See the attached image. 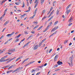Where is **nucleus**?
Instances as JSON below:
<instances>
[{
	"label": "nucleus",
	"instance_id": "nucleus-1",
	"mask_svg": "<svg viewBox=\"0 0 75 75\" xmlns=\"http://www.w3.org/2000/svg\"><path fill=\"white\" fill-rule=\"evenodd\" d=\"M52 22H51L49 24V25L47 26V27L46 28V29H45L43 31V32H45L48 29V28L50 27V26H51V25H52Z\"/></svg>",
	"mask_w": 75,
	"mask_h": 75
},
{
	"label": "nucleus",
	"instance_id": "nucleus-2",
	"mask_svg": "<svg viewBox=\"0 0 75 75\" xmlns=\"http://www.w3.org/2000/svg\"><path fill=\"white\" fill-rule=\"evenodd\" d=\"M69 59H70V62H71V63H69V65H70L71 67H72V66H73L72 65V60L73 59V58H71V57L69 58ZM72 65V66H71Z\"/></svg>",
	"mask_w": 75,
	"mask_h": 75
},
{
	"label": "nucleus",
	"instance_id": "nucleus-3",
	"mask_svg": "<svg viewBox=\"0 0 75 75\" xmlns=\"http://www.w3.org/2000/svg\"><path fill=\"white\" fill-rule=\"evenodd\" d=\"M14 34V32H13L11 34H8L6 35V36L9 37H11V36H12V35Z\"/></svg>",
	"mask_w": 75,
	"mask_h": 75
},
{
	"label": "nucleus",
	"instance_id": "nucleus-4",
	"mask_svg": "<svg viewBox=\"0 0 75 75\" xmlns=\"http://www.w3.org/2000/svg\"><path fill=\"white\" fill-rule=\"evenodd\" d=\"M57 64H58V65H62V62L59 61L57 62Z\"/></svg>",
	"mask_w": 75,
	"mask_h": 75
},
{
	"label": "nucleus",
	"instance_id": "nucleus-5",
	"mask_svg": "<svg viewBox=\"0 0 75 75\" xmlns=\"http://www.w3.org/2000/svg\"><path fill=\"white\" fill-rule=\"evenodd\" d=\"M38 45H37L36 46H35V47H34V50H37V49L38 48Z\"/></svg>",
	"mask_w": 75,
	"mask_h": 75
},
{
	"label": "nucleus",
	"instance_id": "nucleus-6",
	"mask_svg": "<svg viewBox=\"0 0 75 75\" xmlns=\"http://www.w3.org/2000/svg\"><path fill=\"white\" fill-rule=\"evenodd\" d=\"M73 20V19H72V18L71 17L69 20L68 22H71Z\"/></svg>",
	"mask_w": 75,
	"mask_h": 75
},
{
	"label": "nucleus",
	"instance_id": "nucleus-7",
	"mask_svg": "<svg viewBox=\"0 0 75 75\" xmlns=\"http://www.w3.org/2000/svg\"><path fill=\"white\" fill-rule=\"evenodd\" d=\"M58 55H56L55 56V57H54V61H57V59L58 58Z\"/></svg>",
	"mask_w": 75,
	"mask_h": 75
},
{
	"label": "nucleus",
	"instance_id": "nucleus-8",
	"mask_svg": "<svg viewBox=\"0 0 75 75\" xmlns=\"http://www.w3.org/2000/svg\"><path fill=\"white\" fill-rule=\"evenodd\" d=\"M71 11V9H69L68 11H66V13H67V14L68 15V14H69V13Z\"/></svg>",
	"mask_w": 75,
	"mask_h": 75
},
{
	"label": "nucleus",
	"instance_id": "nucleus-9",
	"mask_svg": "<svg viewBox=\"0 0 75 75\" xmlns=\"http://www.w3.org/2000/svg\"><path fill=\"white\" fill-rule=\"evenodd\" d=\"M16 58V57H14L13 58H9V61H13V59H14Z\"/></svg>",
	"mask_w": 75,
	"mask_h": 75
},
{
	"label": "nucleus",
	"instance_id": "nucleus-10",
	"mask_svg": "<svg viewBox=\"0 0 75 75\" xmlns=\"http://www.w3.org/2000/svg\"><path fill=\"white\" fill-rule=\"evenodd\" d=\"M29 58H27L25 59L22 62V64H24V63L26 61H27L28 59H29Z\"/></svg>",
	"mask_w": 75,
	"mask_h": 75
},
{
	"label": "nucleus",
	"instance_id": "nucleus-11",
	"mask_svg": "<svg viewBox=\"0 0 75 75\" xmlns=\"http://www.w3.org/2000/svg\"><path fill=\"white\" fill-rule=\"evenodd\" d=\"M9 22V21H7L4 24V25H6V24H8Z\"/></svg>",
	"mask_w": 75,
	"mask_h": 75
},
{
	"label": "nucleus",
	"instance_id": "nucleus-12",
	"mask_svg": "<svg viewBox=\"0 0 75 75\" xmlns=\"http://www.w3.org/2000/svg\"><path fill=\"white\" fill-rule=\"evenodd\" d=\"M9 51H11V52H14V51H16V50L15 49H14L9 50Z\"/></svg>",
	"mask_w": 75,
	"mask_h": 75
},
{
	"label": "nucleus",
	"instance_id": "nucleus-13",
	"mask_svg": "<svg viewBox=\"0 0 75 75\" xmlns=\"http://www.w3.org/2000/svg\"><path fill=\"white\" fill-rule=\"evenodd\" d=\"M21 35V34H19L18 35L16 36V38H18V37H20V36Z\"/></svg>",
	"mask_w": 75,
	"mask_h": 75
},
{
	"label": "nucleus",
	"instance_id": "nucleus-14",
	"mask_svg": "<svg viewBox=\"0 0 75 75\" xmlns=\"http://www.w3.org/2000/svg\"><path fill=\"white\" fill-rule=\"evenodd\" d=\"M38 26H39V25H38L36 26H35L33 28V30H35L36 28H37V27H38Z\"/></svg>",
	"mask_w": 75,
	"mask_h": 75
},
{
	"label": "nucleus",
	"instance_id": "nucleus-15",
	"mask_svg": "<svg viewBox=\"0 0 75 75\" xmlns=\"http://www.w3.org/2000/svg\"><path fill=\"white\" fill-rule=\"evenodd\" d=\"M58 23V21H56L55 22H54V25H55L56 24H57Z\"/></svg>",
	"mask_w": 75,
	"mask_h": 75
},
{
	"label": "nucleus",
	"instance_id": "nucleus-16",
	"mask_svg": "<svg viewBox=\"0 0 75 75\" xmlns=\"http://www.w3.org/2000/svg\"><path fill=\"white\" fill-rule=\"evenodd\" d=\"M59 10H57L56 11V14L57 15H58L59 14Z\"/></svg>",
	"mask_w": 75,
	"mask_h": 75
},
{
	"label": "nucleus",
	"instance_id": "nucleus-17",
	"mask_svg": "<svg viewBox=\"0 0 75 75\" xmlns=\"http://www.w3.org/2000/svg\"><path fill=\"white\" fill-rule=\"evenodd\" d=\"M21 57H19L18 59H17L16 60V61H18V60H20V59H21Z\"/></svg>",
	"mask_w": 75,
	"mask_h": 75
},
{
	"label": "nucleus",
	"instance_id": "nucleus-18",
	"mask_svg": "<svg viewBox=\"0 0 75 75\" xmlns=\"http://www.w3.org/2000/svg\"><path fill=\"white\" fill-rule=\"evenodd\" d=\"M44 1H45V0H41L40 1V3L41 4H43V3L44 2Z\"/></svg>",
	"mask_w": 75,
	"mask_h": 75
},
{
	"label": "nucleus",
	"instance_id": "nucleus-19",
	"mask_svg": "<svg viewBox=\"0 0 75 75\" xmlns=\"http://www.w3.org/2000/svg\"><path fill=\"white\" fill-rule=\"evenodd\" d=\"M43 27L42 26H41L40 27H39L37 30L38 31H39L41 28Z\"/></svg>",
	"mask_w": 75,
	"mask_h": 75
},
{
	"label": "nucleus",
	"instance_id": "nucleus-20",
	"mask_svg": "<svg viewBox=\"0 0 75 75\" xmlns=\"http://www.w3.org/2000/svg\"><path fill=\"white\" fill-rule=\"evenodd\" d=\"M38 3H39L38 2H37V3L35 5V8L37 6H38Z\"/></svg>",
	"mask_w": 75,
	"mask_h": 75
},
{
	"label": "nucleus",
	"instance_id": "nucleus-21",
	"mask_svg": "<svg viewBox=\"0 0 75 75\" xmlns=\"http://www.w3.org/2000/svg\"><path fill=\"white\" fill-rule=\"evenodd\" d=\"M30 42H31V41H29L28 42V43H26L25 45H28V44H30Z\"/></svg>",
	"mask_w": 75,
	"mask_h": 75
},
{
	"label": "nucleus",
	"instance_id": "nucleus-22",
	"mask_svg": "<svg viewBox=\"0 0 75 75\" xmlns=\"http://www.w3.org/2000/svg\"><path fill=\"white\" fill-rule=\"evenodd\" d=\"M21 67H19L16 69V71H19V70H20V69H21Z\"/></svg>",
	"mask_w": 75,
	"mask_h": 75
},
{
	"label": "nucleus",
	"instance_id": "nucleus-23",
	"mask_svg": "<svg viewBox=\"0 0 75 75\" xmlns=\"http://www.w3.org/2000/svg\"><path fill=\"white\" fill-rule=\"evenodd\" d=\"M24 34H25L26 35H27V34H28V33L26 31H24Z\"/></svg>",
	"mask_w": 75,
	"mask_h": 75
},
{
	"label": "nucleus",
	"instance_id": "nucleus-24",
	"mask_svg": "<svg viewBox=\"0 0 75 75\" xmlns=\"http://www.w3.org/2000/svg\"><path fill=\"white\" fill-rule=\"evenodd\" d=\"M19 41V40L18 39H16L15 40L14 42H18Z\"/></svg>",
	"mask_w": 75,
	"mask_h": 75
},
{
	"label": "nucleus",
	"instance_id": "nucleus-25",
	"mask_svg": "<svg viewBox=\"0 0 75 75\" xmlns=\"http://www.w3.org/2000/svg\"><path fill=\"white\" fill-rule=\"evenodd\" d=\"M56 3V1H53V6H55V4Z\"/></svg>",
	"mask_w": 75,
	"mask_h": 75
},
{
	"label": "nucleus",
	"instance_id": "nucleus-26",
	"mask_svg": "<svg viewBox=\"0 0 75 75\" xmlns=\"http://www.w3.org/2000/svg\"><path fill=\"white\" fill-rule=\"evenodd\" d=\"M55 28H54L51 30V32H52L53 31H55Z\"/></svg>",
	"mask_w": 75,
	"mask_h": 75
},
{
	"label": "nucleus",
	"instance_id": "nucleus-27",
	"mask_svg": "<svg viewBox=\"0 0 75 75\" xmlns=\"http://www.w3.org/2000/svg\"><path fill=\"white\" fill-rule=\"evenodd\" d=\"M16 5H19V4H20V3L19 2H17L15 3Z\"/></svg>",
	"mask_w": 75,
	"mask_h": 75
},
{
	"label": "nucleus",
	"instance_id": "nucleus-28",
	"mask_svg": "<svg viewBox=\"0 0 75 75\" xmlns=\"http://www.w3.org/2000/svg\"><path fill=\"white\" fill-rule=\"evenodd\" d=\"M35 62V61H32L30 62L29 64H30V65L31 64H33V63H34V62Z\"/></svg>",
	"mask_w": 75,
	"mask_h": 75
},
{
	"label": "nucleus",
	"instance_id": "nucleus-29",
	"mask_svg": "<svg viewBox=\"0 0 75 75\" xmlns=\"http://www.w3.org/2000/svg\"><path fill=\"white\" fill-rule=\"evenodd\" d=\"M44 67V64H42L41 66H39V68H42V67Z\"/></svg>",
	"mask_w": 75,
	"mask_h": 75
},
{
	"label": "nucleus",
	"instance_id": "nucleus-30",
	"mask_svg": "<svg viewBox=\"0 0 75 75\" xmlns=\"http://www.w3.org/2000/svg\"><path fill=\"white\" fill-rule=\"evenodd\" d=\"M33 71H34V72H35V71H36V70H35L34 69H32L31 71V73H33Z\"/></svg>",
	"mask_w": 75,
	"mask_h": 75
},
{
	"label": "nucleus",
	"instance_id": "nucleus-31",
	"mask_svg": "<svg viewBox=\"0 0 75 75\" xmlns=\"http://www.w3.org/2000/svg\"><path fill=\"white\" fill-rule=\"evenodd\" d=\"M7 8H6L5 11H4V13H6V12H7Z\"/></svg>",
	"mask_w": 75,
	"mask_h": 75
},
{
	"label": "nucleus",
	"instance_id": "nucleus-32",
	"mask_svg": "<svg viewBox=\"0 0 75 75\" xmlns=\"http://www.w3.org/2000/svg\"><path fill=\"white\" fill-rule=\"evenodd\" d=\"M58 26H56V27H54V28L55 30H57V29H58Z\"/></svg>",
	"mask_w": 75,
	"mask_h": 75
},
{
	"label": "nucleus",
	"instance_id": "nucleus-33",
	"mask_svg": "<svg viewBox=\"0 0 75 75\" xmlns=\"http://www.w3.org/2000/svg\"><path fill=\"white\" fill-rule=\"evenodd\" d=\"M25 14H24L23 15H21V18H23V17H24V16H25Z\"/></svg>",
	"mask_w": 75,
	"mask_h": 75
},
{
	"label": "nucleus",
	"instance_id": "nucleus-34",
	"mask_svg": "<svg viewBox=\"0 0 75 75\" xmlns=\"http://www.w3.org/2000/svg\"><path fill=\"white\" fill-rule=\"evenodd\" d=\"M58 66V64L55 65H54V68H57V67Z\"/></svg>",
	"mask_w": 75,
	"mask_h": 75
},
{
	"label": "nucleus",
	"instance_id": "nucleus-35",
	"mask_svg": "<svg viewBox=\"0 0 75 75\" xmlns=\"http://www.w3.org/2000/svg\"><path fill=\"white\" fill-rule=\"evenodd\" d=\"M67 42H68V40H65V41L64 42V44H66Z\"/></svg>",
	"mask_w": 75,
	"mask_h": 75
},
{
	"label": "nucleus",
	"instance_id": "nucleus-36",
	"mask_svg": "<svg viewBox=\"0 0 75 75\" xmlns=\"http://www.w3.org/2000/svg\"><path fill=\"white\" fill-rule=\"evenodd\" d=\"M35 16V15H34L32 16L31 17H30V18H31V19H32V18H34V17Z\"/></svg>",
	"mask_w": 75,
	"mask_h": 75
},
{
	"label": "nucleus",
	"instance_id": "nucleus-37",
	"mask_svg": "<svg viewBox=\"0 0 75 75\" xmlns=\"http://www.w3.org/2000/svg\"><path fill=\"white\" fill-rule=\"evenodd\" d=\"M25 6V4L24 3H23V6H22V7H23V8H24V7Z\"/></svg>",
	"mask_w": 75,
	"mask_h": 75
},
{
	"label": "nucleus",
	"instance_id": "nucleus-38",
	"mask_svg": "<svg viewBox=\"0 0 75 75\" xmlns=\"http://www.w3.org/2000/svg\"><path fill=\"white\" fill-rule=\"evenodd\" d=\"M37 8H36L35 11H34V12L35 13H36V12H37Z\"/></svg>",
	"mask_w": 75,
	"mask_h": 75
},
{
	"label": "nucleus",
	"instance_id": "nucleus-39",
	"mask_svg": "<svg viewBox=\"0 0 75 75\" xmlns=\"http://www.w3.org/2000/svg\"><path fill=\"white\" fill-rule=\"evenodd\" d=\"M45 10L44 9L43 10L42 13H45Z\"/></svg>",
	"mask_w": 75,
	"mask_h": 75
},
{
	"label": "nucleus",
	"instance_id": "nucleus-40",
	"mask_svg": "<svg viewBox=\"0 0 75 75\" xmlns=\"http://www.w3.org/2000/svg\"><path fill=\"white\" fill-rule=\"evenodd\" d=\"M32 1H33V0H30V4H31V3H32Z\"/></svg>",
	"mask_w": 75,
	"mask_h": 75
},
{
	"label": "nucleus",
	"instance_id": "nucleus-41",
	"mask_svg": "<svg viewBox=\"0 0 75 75\" xmlns=\"http://www.w3.org/2000/svg\"><path fill=\"white\" fill-rule=\"evenodd\" d=\"M16 65L15 64L13 65H12V66H11V67H12V68H13V67H16Z\"/></svg>",
	"mask_w": 75,
	"mask_h": 75
},
{
	"label": "nucleus",
	"instance_id": "nucleus-42",
	"mask_svg": "<svg viewBox=\"0 0 75 75\" xmlns=\"http://www.w3.org/2000/svg\"><path fill=\"white\" fill-rule=\"evenodd\" d=\"M3 61H4L3 60L1 59H0V62H3Z\"/></svg>",
	"mask_w": 75,
	"mask_h": 75
},
{
	"label": "nucleus",
	"instance_id": "nucleus-43",
	"mask_svg": "<svg viewBox=\"0 0 75 75\" xmlns=\"http://www.w3.org/2000/svg\"><path fill=\"white\" fill-rule=\"evenodd\" d=\"M38 2V0H35V1H34L35 3H37Z\"/></svg>",
	"mask_w": 75,
	"mask_h": 75
},
{
	"label": "nucleus",
	"instance_id": "nucleus-44",
	"mask_svg": "<svg viewBox=\"0 0 75 75\" xmlns=\"http://www.w3.org/2000/svg\"><path fill=\"white\" fill-rule=\"evenodd\" d=\"M6 58L4 57H2L1 58V59H5Z\"/></svg>",
	"mask_w": 75,
	"mask_h": 75
},
{
	"label": "nucleus",
	"instance_id": "nucleus-45",
	"mask_svg": "<svg viewBox=\"0 0 75 75\" xmlns=\"http://www.w3.org/2000/svg\"><path fill=\"white\" fill-rule=\"evenodd\" d=\"M54 35V33H53V34H51L50 36L49 37H51V36H52V35Z\"/></svg>",
	"mask_w": 75,
	"mask_h": 75
},
{
	"label": "nucleus",
	"instance_id": "nucleus-46",
	"mask_svg": "<svg viewBox=\"0 0 75 75\" xmlns=\"http://www.w3.org/2000/svg\"><path fill=\"white\" fill-rule=\"evenodd\" d=\"M6 68H8V67H10V65H7V66H5Z\"/></svg>",
	"mask_w": 75,
	"mask_h": 75
},
{
	"label": "nucleus",
	"instance_id": "nucleus-47",
	"mask_svg": "<svg viewBox=\"0 0 75 75\" xmlns=\"http://www.w3.org/2000/svg\"><path fill=\"white\" fill-rule=\"evenodd\" d=\"M72 23H70L68 25H69V26H70L71 25H72Z\"/></svg>",
	"mask_w": 75,
	"mask_h": 75
},
{
	"label": "nucleus",
	"instance_id": "nucleus-48",
	"mask_svg": "<svg viewBox=\"0 0 75 75\" xmlns=\"http://www.w3.org/2000/svg\"><path fill=\"white\" fill-rule=\"evenodd\" d=\"M42 45V43H40L39 45V47H41V46Z\"/></svg>",
	"mask_w": 75,
	"mask_h": 75
},
{
	"label": "nucleus",
	"instance_id": "nucleus-49",
	"mask_svg": "<svg viewBox=\"0 0 75 75\" xmlns=\"http://www.w3.org/2000/svg\"><path fill=\"white\" fill-rule=\"evenodd\" d=\"M51 15H52V14H51V13H50V14L49 15V16H48V18L50 17H51Z\"/></svg>",
	"mask_w": 75,
	"mask_h": 75
},
{
	"label": "nucleus",
	"instance_id": "nucleus-50",
	"mask_svg": "<svg viewBox=\"0 0 75 75\" xmlns=\"http://www.w3.org/2000/svg\"><path fill=\"white\" fill-rule=\"evenodd\" d=\"M16 71H17V70H16V69L15 70L12 71V73H14V72H16Z\"/></svg>",
	"mask_w": 75,
	"mask_h": 75
},
{
	"label": "nucleus",
	"instance_id": "nucleus-51",
	"mask_svg": "<svg viewBox=\"0 0 75 75\" xmlns=\"http://www.w3.org/2000/svg\"><path fill=\"white\" fill-rule=\"evenodd\" d=\"M33 23H34V24H36V23H37V24H36V25H37V23H38V22L34 21V22H33Z\"/></svg>",
	"mask_w": 75,
	"mask_h": 75
},
{
	"label": "nucleus",
	"instance_id": "nucleus-52",
	"mask_svg": "<svg viewBox=\"0 0 75 75\" xmlns=\"http://www.w3.org/2000/svg\"><path fill=\"white\" fill-rule=\"evenodd\" d=\"M46 17H45L44 18H43L42 19V20H44L45 18H46Z\"/></svg>",
	"mask_w": 75,
	"mask_h": 75
},
{
	"label": "nucleus",
	"instance_id": "nucleus-53",
	"mask_svg": "<svg viewBox=\"0 0 75 75\" xmlns=\"http://www.w3.org/2000/svg\"><path fill=\"white\" fill-rule=\"evenodd\" d=\"M8 41H6V42H5L4 44H7V43H8Z\"/></svg>",
	"mask_w": 75,
	"mask_h": 75
},
{
	"label": "nucleus",
	"instance_id": "nucleus-54",
	"mask_svg": "<svg viewBox=\"0 0 75 75\" xmlns=\"http://www.w3.org/2000/svg\"><path fill=\"white\" fill-rule=\"evenodd\" d=\"M6 50V48H5V49H3V50H2V51H3V52H4V51H5V50Z\"/></svg>",
	"mask_w": 75,
	"mask_h": 75
},
{
	"label": "nucleus",
	"instance_id": "nucleus-55",
	"mask_svg": "<svg viewBox=\"0 0 75 75\" xmlns=\"http://www.w3.org/2000/svg\"><path fill=\"white\" fill-rule=\"evenodd\" d=\"M25 40V38H24V39H23V40H21V42H23V41H24Z\"/></svg>",
	"mask_w": 75,
	"mask_h": 75
},
{
	"label": "nucleus",
	"instance_id": "nucleus-56",
	"mask_svg": "<svg viewBox=\"0 0 75 75\" xmlns=\"http://www.w3.org/2000/svg\"><path fill=\"white\" fill-rule=\"evenodd\" d=\"M3 37H4V35H3L2 36H1V37L0 38H1V39L2 38H3Z\"/></svg>",
	"mask_w": 75,
	"mask_h": 75
},
{
	"label": "nucleus",
	"instance_id": "nucleus-57",
	"mask_svg": "<svg viewBox=\"0 0 75 75\" xmlns=\"http://www.w3.org/2000/svg\"><path fill=\"white\" fill-rule=\"evenodd\" d=\"M31 33H32V34H34V33H35V32L34 31H32Z\"/></svg>",
	"mask_w": 75,
	"mask_h": 75
},
{
	"label": "nucleus",
	"instance_id": "nucleus-58",
	"mask_svg": "<svg viewBox=\"0 0 75 75\" xmlns=\"http://www.w3.org/2000/svg\"><path fill=\"white\" fill-rule=\"evenodd\" d=\"M50 13H51V11H49L47 13V15H48V14H50Z\"/></svg>",
	"mask_w": 75,
	"mask_h": 75
},
{
	"label": "nucleus",
	"instance_id": "nucleus-59",
	"mask_svg": "<svg viewBox=\"0 0 75 75\" xmlns=\"http://www.w3.org/2000/svg\"><path fill=\"white\" fill-rule=\"evenodd\" d=\"M74 30H72L71 31V33H74Z\"/></svg>",
	"mask_w": 75,
	"mask_h": 75
},
{
	"label": "nucleus",
	"instance_id": "nucleus-60",
	"mask_svg": "<svg viewBox=\"0 0 75 75\" xmlns=\"http://www.w3.org/2000/svg\"><path fill=\"white\" fill-rule=\"evenodd\" d=\"M28 65H30V64L29 63L25 65V67H27V66Z\"/></svg>",
	"mask_w": 75,
	"mask_h": 75
},
{
	"label": "nucleus",
	"instance_id": "nucleus-61",
	"mask_svg": "<svg viewBox=\"0 0 75 75\" xmlns=\"http://www.w3.org/2000/svg\"><path fill=\"white\" fill-rule=\"evenodd\" d=\"M12 68V67H11H11H10L8 69H8H11V68Z\"/></svg>",
	"mask_w": 75,
	"mask_h": 75
},
{
	"label": "nucleus",
	"instance_id": "nucleus-62",
	"mask_svg": "<svg viewBox=\"0 0 75 75\" xmlns=\"http://www.w3.org/2000/svg\"><path fill=\"white\" fill-rule=\"evenodd\" d=\"M3 62H6V61H7L6 59L5 60H3Z\"/></svg>",
	"mask_w": 75,
	"mask_h": 75
},
{
	"label": "nucleus",
	"instance_id": "nucleus-63",
	"mask_svg": "<svg viewBox=\"0 0 75 75\" xmlns=\"http://www.w3.org/2000/svg\"><path fill=\"white\" fill-rule=\"evenodd\" d=\"M8 57V55L4 56V57H5V58H6L7 57Z\"/></svg>",
	"mask_w": 75,
	"mask_h": 75
},
{
	"label": "nucleus",
	"instance_id": "nucleus-64",
	"mask_svg": "<svg viewBox=\"0 0 75 75\" xmlns=\"http://www.w3.org/2000/svg\"><path fill=\"white\" fill-rule=\"evenodd\" d=\"M40 74V72L36 74L37 75H38Z\"/></svg>",
	"mask_w": 75,
	"mask_h": 75
}]
</instances>
